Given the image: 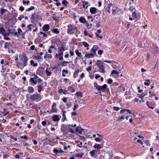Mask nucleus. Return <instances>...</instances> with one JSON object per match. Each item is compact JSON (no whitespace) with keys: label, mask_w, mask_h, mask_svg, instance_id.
<instances>
[{"label":"nucleus","mask_w":159,"mask_h":159,"mask_svg":"<svg viewBox=\"0 0 159 159\" xmlns=\"http://www.w3.org/2000/svg\"><path fill=\"white\" fill-rule=\"evenodd\" d=\"M20 61L16 62V66L20 69H22L24 67L26 66L28 64V59L26 55H21L20 57Z\"/></svg>","instance_id":"obj_1"},{"label":"nucleus","mask_w":159,"mask_h":159,"mask_svg":"<svg viewBox=\"0 0 159 159\" xmlns=\"http://www.w3.org/2000/svg\"><path fill=\"white\" fill-rule=\"evenodd\" d=\"M68 29L67 30V33L68 34H72L76 33L78 31L77 27L71 25H68Z\"/></svg>","instance_id":"obj_2"},{"label":"nucleus","mask_w":159,"mask_h":159,"mask_svg":"<svg viewBox=\"0 0 159 159\" xmlns=\"http://www.w3.org/2000/svg\"><path fill=\"white\" fill-rule=\"evenodd\" d=\"M42 98L41 95L39 93L34 94L30 95V99L33 101H40Z\"/></svg>","instance_id":"obj_3"},{"label":"nucleus","mask_w":159,"mask_h":159,"mask_svg":"<svg viewBox=\"0 0 159 159\" xmlns=\"http://www.w3.org/2000/svg\"><path fill=\"white\" fill-rule=\"evenodd\" d=\"M104 62L109 63H112V61H111L110 60H105L103 61L98 60L96 62V65L97 67L98 68L100 66H104L103 64H104Z\"/></svg>","instance_id":"obj_4"},{"label":"nucleus","mask_w":159,"mask_h":159,"mask_svg":"<svg viewBox=\"0 0 159 159\" xmlns=\"http://www.w3.org/2000/svg\"><path fill=\"white\" fill-rule=\"evenodd\" d=\"M57 104L56 103L53 102L52 106V109L49 111H47L49 113L51 114L52 113H56L57 112V109L56 108Z\"/></svg>","instance_id":"obj_5"},{"label":"nucleus","mask_w":159,"mask_h":159,"mask_svg":"<svg viewBox=\"0 0 159 159\" xmlns=\"http://www.w3.org/2000/svg\"><path fill=\"white\" fill-rule=\"evenodd\" d=\"M107 86L106 84H104L103 86H99L97 87V89L99 91H104L106 90Z\"/></svg>","instance_id":"obj_6"},{"label":"nucleus","mask_w":159,"mask_h":159,"mask_svg":"<svg viewBox=\"0 0 159 159\" xmlns=\"http://www.w3.org/2000/svg\"><path fill=\"white\" fill-rule=\"evenodd\" d=\"M58 52H63L64 51L66 50V46L63 44H62L61 45L60 47L58 48Z\"/></svg>","instance_id":"obj_7"},{"label":"nucleus","mask_w":159,"mask_h":159,"mask_svg":"<svg viewBox=\"0 0 159 159\" xmlns=\"http://www.w3.org/2000/svg\"><path fill=\"white\" fill-rule=\"evenodd\" d=\"M34 14V13L32 14L31 17V22L33 23L37 22L38 21V20L37 18V16L35 17Z\"/></svg>","instance_id":"obj_8"},{"label":"nucleus","mask_w":159,"mask_h":159,"mask_svg":"<svg viewBox=\"0 0 159 159\" xmlns=\"http://www.w3.org/2000/svg\"><path fill=\"white\" fill-rule=\"evenodd\" d=\"M98 9L95 7H92L90 8V12L93 14H95L96 13Z\"/></svg>","instance_id":"obj_9"},{"label":"nucleus","mask_w":159,"mask_h":159,"mask_svg":"<svg viewBox=\"0 0 159 159\" xmlns=\"http://www.w3.org/2000/svg\"><path fill=\"white\" fill-rule=\"evenodd\" d=\"M43 29L44 32L48 31L50 29V26L48 24H46L43 27Z\"/></svg>","instance_id":"obj_10"},{"label":"nucleus","mask_w":159,"mask_h":159,"mask_svg":"<svg viewBox=\"0 0 159 159\" xmlns=\"http://www.w3.org/2000/svg\"><path fill=\"white\" fill-rule=\"evenodd\" d=\"M52 120L55 122H57L59 121L60 120L57 115H54L52 117Z\"/></svg>","instance_id":"obj_11"},{"label":"nucleus","mask_w":159,"mask_h":159,"mask_svg":"<svg viewBox=\"0 0 159 159\" xmlns=\"http://www.w3.org/2000/svg\"><path fill=\"white\" fill-rule=\"evenodd\" d=\"M67 129L66 125L64 124H63L61 125V131L63 132H65Z\"/></svg>","instance_id":"obj_12"},{"label":"nucleus","mask_w":159,"mask_h":159,"mask_svg":"<svg viewBox=\"0 0 159 159\" xmlns=\"http://www.w3.org/2000/svg\"><path fill=\"white\" fill-rule=\"evenodd\" d=\"M28 92L30 93H33L34 91V88L32 86H29L27 89Z\"/></svg>","instance_id":"obj_13"},{"label":"nucleus","mask_w":159,"mask_h":159,"mask_svg":"<svg viewBox=\"0 0 159 159\" xmlns=\"http://www.w3.org/2000/svg\"><path fill=\"white\" fill-rule=\"evenodd\" d=\"M46 73L48 76L51 75L52 74V72L50 70V68L47 67L45 70Z\"/></svg>","instance_id":"obj_14"},{"label":"nucleus","mask_w":159,"mask_h":159,"mask_svg":"<svg viewBox=\"0 0 159 159\" xmlns=\"http://www.w3.org/2000/svg\"><path fill=\"white\" fill-rule=\"evenodd\" d=\"M94 57V56L93 54L92 53H88L86 54L85 55L84 57L87 58H93Z\"/></svg>","instance_id":"obj_15"},{"label":"nucleus","mask_w":159,"mask_h":159,"mask_svg":"<svg viewBox=\"0 0 159 159\" xmlns=\"http://www.w3.org/2000/svg\"><path fill=\"white\" fill-rule=\"evenodd\" d=\"M82 2L83 5V7L85 9H87L88 7L89 6V5L88 4V2H85V1H83Z\"/></svg>","instance_id":"obj_16"},{"label":"nucleus","mask_w":159,"mask_h":159,"mask_svg":"<svg viewBox=\"0 0 159 159\" xmlns=\"http://www.w3.org/2000/svg\"><path fill=\"white\" fill-rule=\"evenodd\" d=\"M97 153V151L96 150H93L89 152V153L91 154V156L92 157H93L95 154Z\"/></svg>","instance_id":"obj_17"},{"label":"nucleus","mask_w":159,"mask_h":159,"mask_svg":"<svg viewBox=\"0 0 159 159\" xmlns=\"http://www.w3.org/2000/svg\"><path fill=\"white\" fill-rule=\"evenodd\" d=\"M99 70V71L102 73H105L106 72L105 70V67L104 65L102 66H100L98 67Z\"/></svg>","instance_id":"obj_18"},{"label":"nucleus","mask_w":159,"mask_h":159,"mask_svg":"<svg viewBox=\"0 0 159 159\" xmlns=\"http://www.w3.org/2000/svg\"><path fill=\"white\" fill-rule=\"evenodd\" d=\"M127 111H129V110L127 109H122L120 111V113L122 114H127Z\"/></svg>","instance_id":"obj_19"},{"label":"nucleus","mask_w":159,"mask_h":159,"mask_svg":"<svg viewBox=\"0 0 159 159\" xmlns=\"http://www.w3.org/2000/svg\"><path fill=\"white\" fill-rule=\"evenodd\" d=\"M79 21L82 23H85L86 22V20L85 19V18L84 17H81L79 19Z\"/></svg>","instance_id":"obj_20"},{"label":"nucleus","mask_w":159,"mask_h":159,"mask_svg":"<svg viewBox=\"0 0 159 159\" xmlns=\"http://www.w3.org/2000/svg\"><path fill=\"white\" fill-rule=\"evenodd\" d=\"M30 81L32 83H34V84H36L38 83L37 80H35L33 78H30Z\"/></svg>","instance_id":"obj_21"},{"label":"nucleus","mask_w":159,"mask_h":159,"mask_svg":"<svg viewBox=\"0 0 159 159\" xmlns=\"http://www.w3.org/2000/svg\"><path fill=\"white\" fill-rule=\"evenodd\" d=\"M62 112L63 113L62 114V116H63V118L62 119V121H64L65 120H66V115L65 114V113H66V111L63 110H62Z\"/></svg>","instance_id":"obj_22"},{"label":"nucleus","mask_w":159,"mask_h":159,"mask_svg":"<svg viewBox=\"0 0 159 159\" xmlns=\"http://www.w3.org/2000/svg\"><path fill=\"white\" fill-rule=\"evenodd\" d=\"M79 72V69H77L75 70L73 75V76L75 78H76L78 76Z\"/></svg>","instance_id":"obj_23"},{"label":"nucleus","mask_w":159,"mask_h":159,"mask_svg":"<svg viewBox=\"0 0 159 159\" xmlns=\"http://www.w3.org/2000/svg\"><path fill=\"white\" fill-rule=\"evenodd\" d=\"M119 71H117L116 70H112L111 73V75L112 74H115V75H118L119 74V73L121 72V70H119Z\"/></svg>","instance_id":"obj_24"},{"label":"nucleus","mask_w":159,"mask_h":159,"mask_svg":"<svg viewBox=\"0 0 159 159\" xmlns=\"http://www.w3.org/2000/svg\"><path fill=\"white\" fill-rule=\"evenodd\" d=\"M43 84H41L40 85H38L37 87L38 88V92L39 93H40L42 91V90L43 89V87L42 86V85Z\"/></svg>","instance_id":"obj_25"},{"label":"nucleus","mask_w":159,"mask_h":159,"mask_svg":"<svg viewBox=\"0 0 159 159\" xmlns=\"http://www.w3.org/2000/svg\"><path fill=\"white\" fill-rule=\"evenodd\" d=\"M27 27L29 28L28 30L30 31H31L32 30V29L34 28V25L32 24H30L28 25L27 26Z\"/></svg>","instance_id":"obj_26"},{"label":"nucleus","mask_w":159,"mask_h":159,"mask_svg":"<svg viewBox=\"0 0 159 159\" xmlns=\"http://www.w3.org/2000/svg\"><path fill=\"white\" fill-rule=\"evenodd\" d=\"M4 48L5 49H6L7 48H8V47L10 45V43L6 42L4 43Z\"/></svg>","instance_id":"obj_27"},{"label":"nucleus","mask_w":159,"mask_h":159,"mask_svg":"<svg viewBox=\"0 0 159 159\" xmlns=\"http://www.w3.org/2000/svg\"><path fill=\"white\" fill-rule=\"evenodd\" d=\"M31 65L35 67L38 66V64L37 63H34L33 60H31L30 61Z\"/></svg>","instance_id":"obj_28"},{"label":"nucleus","mask_w":159,"mask_h":159,"mask_svg":"<svg viewBox=\"0 0 159 159\" xmlns=\"http://www.w3.org/2000/svg\"><path fill=\"white\" fill-rule=\"evenodd\" d=\"M69 62H70L68 61H64L62 62L61 63V65L62 66H66L67 65V63H68Z\"/></svg>","instance_id":"obj_29"},{"label":"nucleus","mask_w":159,"mask_h":159,"mask_svg":"<svg viewBox=\"0 0 159 159\" xmlns=\"http://www.w3.org/2000/svg\"><path fill=\"white\" fill-rule=\"evenodd\" d=\"M52 32L54 33L58 34L59 33V31L58 29L57 28L54 29L52 30Z\"/></svg>","instance_id":"obj_30"},{"label":"nucleus","mask_w":159,"mask_h":159,"mask_svg":"<svg viewBox=\"0 0 159 159\" xmlns=\"http://www.w3.org/2000/svg\"><path fill=\"white\" fill-rule=\"evenodd\" d=\"M145 81H146L147 82H145L144 83V84L147 86H148L150 84V81L149 80H145Z\"/></svg>","instance_id":"obj_31"},{"label":"nucleus","mask_w":159,"mask_h":159,"mask_svg":"<svg viewBox=\"0 0 159 159\" xmlns=\"http://www.w3.org/2000/svg\"><path fill=\"white\" fill-rule=\"evenodd\" d=\"M75 53L78 56L80 57H81L82 56L81 53L80 52H79L78 49H76L75 50Z\"/></svg>","instance_id":"obj_32"},{"label":"nucleus","mask_w":159,"mask_h":159,"mask_svg":"<svg viewBox=\"0 0 159 159\" xmlns=\"http://www.w3.org/2000/svg\"><path fill=\"white\" fill-rule=\"evenodd\" d=\"M125 116H122L120 117H119L118 118V119H117V120H116L117 121H120L121 120H123V119H125Z\"/></svg>","instance_id":"obj_33"},{"label":"nucleus","mask_w":159,"mask_h":159,"mask_svg":"<svg viewBox=\"0 0 159 159\" xmlns=\"http://www.w3.org/2000/svg\"><path fill=\"white\" fill-rule=\"evenodd\" d=\"M75 131L76 132H78V133L80 134H82V131L78 127H77L75 129Z\"/></svg>","instance_id":"obj_34"},{"label":"nucleus","mask_w":159,"mask_h":159,"mask_svg":"<svg viewBox=\"0 0 159 159\" xmlns=\"http://www.w3.org/2000/svg\"><path fill=\"white\" fill-rule=\"evenodd\" d=\"M75 95H76V96H77V97H79L80 96H81V97H82L83 96H82V93H81L80 92H77L75 94Z\"/></svg>","instance_id":"obj_35"},{"label":"nucleus","mask_w":159,"mask_h":159,"mask_svg":"<svg viewBox=\"0 0 159 159\" xmlns=\"http://www.w3.org/2000/svg\"><path fill=\"white\" fill-rule=\"evenodd\" d=\"M68 90L70 91H71V92L73 93L75 91V90L74 89H73L72 87L71 86H70L68 87Z\"/></svg>","instance_id":"obj_36"},{"label":"nucleus","mask_w":159,"mask_h":159,"mask_svg":"<svg viewBox=\"0 0 159 159\" xmlns=\"http://www.w3.org/2000/svg\"><path fill=\"white\" fill-rule=\"evenodd\" d=\"M5 31V30L3 27L0 28V34H3L4 32Z\"/></svg>","instance_id":"obj_37"},{"label":"nucleus","mask_w":159,"mask_h":159,"mask_svg":"<svg viewBox=\"0 0 159 159\" xmlns=\"http://www.w3.org/2000/svg\"><path fill=\"white\" fill-rule=\"evenodd\" d=\"M94 147L96 149H99L100 148L101 146L99 144H98L97 145L95 144L94 146Z\"/></svg>","instance_id":"obj_38"},{"label":"nucleus","mask_w":159,"mask_h":159,"mask_svg":"<svg viewBox=\"0 0 159 159\" xmlns=\"http://www.w3.org/2000/svg\"><path fill=\"white\" fill-rule=\"evenodd\" d=\"M84 153H83L82 154H80L79 153H77L76 154L75 157H80L81 158L82 157Z\"/></svg>","instance_id":"obj_39"},{"label":"nucleus","mask_w":159,"mask_h":159,"mask_svg":"<svg viewBox=\"0 0 159 159\" xmlns=\"http://www.w3.org/2000/svg\"><path fill=\"white\" fill-rule=\"evenodd\" d=\"M92 48L94 49V50L96 51H97L99 48L98 46L97 45H94L93 46Z\"/></svg>","instance_id":"obj_40"},{"label":"nucleus","mask_w":159,"mask_h":159,"mask_svg":"<svg viewBox=\"0 0 159 159\" xmlns=\"http://www.w3.org/2000/svg\"><path fill=\"white\" fill-rule=\"evenodd\" d=\"M91 53L93 54V55H96V51L92 48L91 49Z\"/></svg>","instance_id":"obj_41"},{"label":"nucleus","mask_w":159,"mask_h":159,"mask_svg":"<svg viewBox=\"0 0 159 159\" xmlns=\"http://www.w3.org/2000/svg\"><path fill=\"white\" fill-rule=\"evenodd\" d=\"M83 44L84 46V47H87L89 46V44L86 42H83Z\"/></svg>","instance_id":"obj_42"},{"label":"nucleus","mask_w":159,"mask_h":159,"mask_svg":"<svg viewBox=\"0 0 159 159\" xmlns=\"http://www.w3.org/2000/svg\"><path fill=\"white\" fill-rule=\"evenodd\" d=\"M62 3L63 5L66 6L68 3V2L66 0H63L62 1Z\"/></svg>","instance_id":"obj_43"},{"label":"nucleus","mask_w":159,"mask_h":159,"mask_svg":"<svg viewBox=\"0 0 159 159\" xmlns=\"http://www.w3.org/2000/svg\"><path fill=\"white\" fill-rule=\"evenodd\" d=\"M35 7L34 6H32L30 7L29 8L27 9L26 10V11H30L31 10L34 9Z\"/></svg>","instance_id":"obj_44"},{"label":"nucleus","mask_w":159,"mask_h":159,"mask_svg":"<svg viewBox=\"0 0 159 159\" xmlns=\"http://www.w3.org/2000/svg\"><path fill=\"white\" fill-rule=\"evenodd\" d=\"M22 32V30L21 29H18V33L20 35L23 34V33H21Z\"/></svg>","instance_id":"obj_45"},{"label":"nucleus","mask_w":159,"mask_h":159,"mask_svg":"<svg viewBox=\"0 0 159 159\" xmlns=\"http://www.w3.org/2000/svg\"><path fill=\"white\" fill-rule=\"evenodd\" d=\"M20 138L21 139H24L26 140H27L28 139V137L26 135H24L23 136H20Z\"/></svg>","instance_id":"obj_46"},{"label":"nucleus","mask_w":159,"mask_h":159,"mask_svg":"<svg viewBox=\"0 0 159 159\" xmlns=\"http://www.w3.org/2000/svg\"><path fill=\"white\" fill-rule=\"evenodd\" d=\"M138 95H139V96L138 97L139 98H141L142 99H143V98L145 96L144 94L143 93L140 94H139Z\"/></svg>","instance_id":"obj_47"},{"label":"nucleus","mask_w":159,"mask_h":159,"mask_svg":"<svg viewBox=\"0 0 159 159\" xmlns=\"http://www.w3.org/2000/svg\"><path fill=\"white\" fill-rule=\"evenodd\" d=\"M113 110L114 111H118L120 109L119 107H113Z\"/></svg>","instance_id":"obj_48"},{"label":"nucleus","mask_w":159,"mask_h":159,"mask_svg":"<svg viewBox=\"0 0 159 159\" xmlns=\"http://www.w3.org/2000/svg\"><path fill=\"white\" fill-rule=\"evenodd\" d=\"M52 18L54 19V20H57L58 19V17H57L55 15V14H53V16Z\"/></svg>","instance_id":"obj_49"},{"label":"nucleus","mask_w":159,"mask_h":159,"mask_svg":"<svg viewBox=\"0 0 159 159\" xmlns=\"http://www.w3.org/2000/svg\"><path fill=\"white\" fill-rule=\"evenodd\" d=\"M103 51L102 50H99L98 51V54L99 55H102L103 52Z\"/></svg>","instance_id":"obj_50"},{"label":"nucleus","mask_w":159,"mask_h":159,"mask_svg":"<svg viewBox=\"0 0 159 159\" xmlns=\"http://www.w3.org/2000/svg\"><path fill=\"white\" fill-rule=\"evenodd\" d=\"M34 57L37 60H39L42 58V57L39 55L37 56H35Z\"/></svg>","instance_id":"obj_51"},{"label":"nucleus","mask_w":159,"mask_h":159,"mask_svg":"<svg viewBox=\"0 0 159 159\" xmlns=\"http://www.w3.org/2000/svg\"><path fill=\"white\" fill-rule=\"evenodd\" d=\"M30 1H25V0H23V3L24 4H26L28 5L30 3Z\"/></svg>","instance_id":"obj_52"},{"label":"nucleus","mask_w":159,"mask_h":159,"mask_svg":"<svg viewBox=\"0 0 159 159\" xmlns=\"http://www.w3.org/2000/svg\"><path fill=\"white\" fill-rule=\"evenodd\" d=\"M12 34H14V35H13L14 36H16L17 37H18L20 36V35H19L18 32H13V33H12Z\"/></svg>","instance_id":"obj_53"},{"label":"nucleus","mask_w":159,"mask_h":159,"mask_svg":"<svg viewBox=\"0 0 159 159\" xmlns=\"http://www.w3.org/2000/svg\"><path fill=\"white\" fill-rule=\"evenodd\" d=\"M24 17V16L23 15H21L18 18V19L19 20H21L22 18H23Z\"/></svg>","instance_id":"obj_54"},{"label":"nucleus","mask_w":159,"mask_h":159,"mask_svg":"<svg viewBox=\"0 0 159 159\" xmlns=\"http://www.w3.org/2000/svg\"><path fill=\"white\" fill-rule=\"evenodd\" d=\"M67 107L69 108L71 106H72V103L71 102H68L67 104Z\"/></svg>","instance_id":"obj_55"},{"label":"nucleus","mask_w":159,"mask_h":159,"mask_svg":"<svg viewBox=\"0 0 159 159\" xmlns=\"http://www.w3.org/2000/svg\"><path fill=\"white\" fill-rule=\"evenodd\" d=\"M112 82H113V80L111 79H108V82H107L108 84H111L112 83Z\"/></svg>","instance_id":"obj_56"},{"label":"nucleus","mask_w":159,"mask_h":159,"mask_svg":"<svg viewBox=\"0 0 159 159\" xmlns=\"http://www.w3.org/2000/svg\"><path fill=\"white\" fill-rule=\"evenodd\" d=\"M53 152L55 153H59V150H58L56 148H54L53 150Z\"/></svg>","instance_id":"obj_57"},{"label":"nucleus","mask_w":159,"mask_h":159,"mask_svg":"<svg viewBox=\"0 0 159 159\" xmlns=\"http://www.w3.org/2000/svg\"><path fill=\"white\" fill-rule=\"evenodd\" d=\"M102 139H99L98 138H96L95 139V140L97 141L98 142H100L101 141V140Z\"/></svg>","instance_id":"obj_58"},{"label":"nucleus","mask_w":159,"mask_h":159,"mask_svg":"<svg viewBox=\"0 0 159 159\" xmlns=\"http://www.w3.org/2000/svg\"><path fill=\"white\" fill-rule=\"evenodd\" d=\"M95 34L96 35V37H99L101 39H102L103 38V37L102 36H100L97 33H96Z\"/></svg>","instance_id":"obj_59"},{"label":"nucleus","mask_w":159,"mask_h":159,"mask_svg":"<svg viewBox=\"0 0 159 159\" xmlns=\"http://www.w3.org/2000/svg\"><path fill=\"white\" fill-rule=\"evenodd\" d=\"M70 132H71L72 133H75V131L72 128L68 129Z\"/></svg>","instance_id":"obj_60"},{"label":"nucleus","mask_w":159,"mask_h":159,"mask_svg":"<svg viewBox=\"0 0 159 159\" xmlns=\"http://www.w3.org/2000/svg\"><path fill=\"white\" fill-rule=\"evenodd\" d=\"M40 33L41 34H43V36L45 37H47L48 36L47 34L44 32H41Z\"/></svg>","instance_id":"obj_61"},{"label":"nucleus","mask_w":159,"mask_h":159,"mask_svg":"<svg viewBox=\"0 0 159 159\" xmlns=\"http://www.w3.org/2000/svg\"><path fill=\"white\" fill-rule=\"evenodd\" d=\"M62 73H65L66 74H68V71L64 69L62 70Z\"/></svg>","instance_id":"obj_62"},{"label":"nucleus","mask_w":159,"mask_h":159,"mask_svg":"<svg viewBox=\"0 0 159 159\" xmlns=\"http://www.w3.org/2000/svg\"><path fill=\"white\" fill-rule=\"evenodd\" d=\"M94 87L96 88V89H97V86H99V85H98V84L96 82H94Z\"/></svg>","instance_id":"obj_63"},{"label":"nucleus","mask_w":159,"mask_h":159,"mask_svg":"<svg viewBox=\"0 0 159 159\" xmlns=\"http://www.w3.org/2000/svg\"><path fill=\"white\" fill-rule=\"evenodd\" d=\"M42 124L43 126H45L47 124V122L45 121H42Z\"/></svg>","instance_id":"obj_64"}]
</instances>
